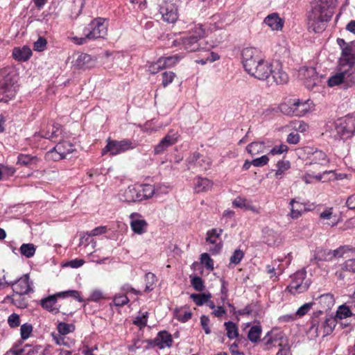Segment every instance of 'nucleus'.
<instances>
[{"instance_id":"nucleus-45","label":"nucleus","mask_w":355,"mask_h":355,"mask_svg":"<svg viewBox=\"0 0 355 355\" xmlns=\"http://www.w3.org/2000/svg\"><path fill=\"white\" fill-rule=\"evenodd\" d=\"M333 208H327L325 210H324L320 214V218L321 219H327L330 220L332 218H334V220L331 223H327V224L331 227L336 226L338 223V220H336L335 218L336 216H333Z\"/></svg>"},{"instance_id":"nucleus-11","label":"nucleus","mask_w":355,"mask_h":355,"mask_svg":"<svg viewBox=\"0 0 355 355\" xmlns=\"http://www.w3.org/2000/svg\"><path fill=\"white\" fill-rule=\"evenodd\" d=\"M349 250H350L349 247L347 245L340 246L333 251L327 249L317 248L314 252V255L311 261H329L334 258L341 257L344 253Z\"/></svg>"},{"instance_id":"nucleus-4","label":"nucleus","mask_w":355,"mask_h":355,"mask_svg":"<svg viewBox=\"0 0 355 355\" xmlns=\"http://www.w3.org/2000/svg\"><path fill=\"white\" fill-rule=\"evenodd\" d=\"M155 188L151 184H133L124 190H121L119 196L121 201L126 202H139L153 196Z\"/></svg>"},{"instance_id":"nucleus-51","label":"nucleus","mask_w":355,"mask_h":355,"mask_svg":"<svg viewBox=\"0 0 355 355\" xmlns=\"http://www.w3.org/2000/svg\"><path fill=\"white\" fill-rule=\"evenodd\" d=\"M129 302L128 297L125 293L116 294L113 299V303L116 306H122L127 304Z\"/></svg>"},{"instance_id":"nucleus-20","label":"nucleus","mask_w":355,"mask_h":355,"mask_svg":"<svg viewBox=\"0 0 355 355\" xmlns=\"http://www.w3.org/2000/svg\"><path fill=\"white\" fill-rule=\"evenodd\" d=\"M300 75L304 78V85L309 89L318 85L320 78L314 67H303L300 71Z\"/></svg>"},{"instance_id":"nucleus-30","label":"nucleus","mask_w":355,"mask_h":355,"mask_svg":"<svg viewBox=\"0 0 355 355\" xmlns=\"http://www.w3.org/2000/svg\"><path fill=\"white\" fill-rule=\"evenodd\" d=\"M213 182L206 178L198 176L194 180V190L196 193L206 192L212 188Z\"/></svg>"},{"instance_id":"nucleus-52","label":"nucleus","mask_w":355,"mask_h":355,"mask_svg":"<svg viewBox=\"0 0 355 355\" xmlns=\"http://www.w3.org/2000/svg\"><path fill=\"white\" fill-rule=\"evenodd\" d=\"M244 257V252L240 249L236 250L230 258V264L238 265Z\"/></svg>"},{"instance_id":"nucleus-57","label":"nucleus","mask_w":355,"mask_h":355,"mask_svg":"<svg viewBox=\"0 0 355 355\" xmlns=\"http://www.w3.org/2000/svg\"><path fill=\"white\" fill-rule=\"evenodd\" d=\"M47 44L46 40L44 37H39L37 40L34 42L33 49L36 51H43Z\"/></svg>"},{"instance_id":"nucleus-48","label":"nucleus","mask_w":355,"mask_h":355,"mask_svg":"<svg viewBox=\"0 0 355 355\" xmlns=\"http://www.w3.org/2000/svg\"><path fill=\"white\" fill-rule=\"evenodd\" d=\"M277 169L275 172V176L278 177L285 173L291 168V163L289 161L281 160L277 163Z\"/></svg>"},{"instance_id":"nucleus-13","label":"nucleus","mask_w":355,"mask_h":355,"mask_svg":"<svg viewBox=\"0 0 355 355\" xmlns=\"http://www.w3.org/2000/svg\"><path fill=\"white\" fill-rule=\"evenodd\" d=\"M39 137L53 142L62 141L63 139L62 126L59 123L48 124L46 129H42L40 132L35 133V138Z\"/></svg>"},{"instance_id":"nucleus-33","label":"nucleus","mask_w":355,"mask_h":355,"mask_svg":"<svg viewBox=\"0 0 355 355\" xmlns=\"http://www.w3.org/2000/svg\"><path fill=\"white\" fill-rule=\"evenodd\" d=\"M156 339H158V347L159 349H164L165 347H170L172 346V336L166 331H161L158 332Z\"/></svg>"},{"instance_id":"nucleus-53","label":"nucleus","mask_w":355,"mask_h":355,"mask_svg":"<svg viewBox=\"0 0 355 355\" xmlns=\"http://www.w3.org/2000/svg\"><path fill=\"white\" fill-rule=\"evenodd\" d=\"M0 170L1 173V178L4 177L9 178L12 176L16 172L15 168L13 166L8 165L0 164Z\"/></svg>"},{"instance_id":"nucleus-38","label":"nucleus","mask_w":355,"mask_h":355,"mask_svg":"<svg viewBox=\"0 0 355 355\" xmlns=\"http://www.w3.org/2000/svg\"><path fill=\"white\" fill-rule=\"evenodd\" d=\"M224 326L225 327V329L227 331V336L228 338L234 339L238 337V327L235 323L231 321H228L224 323Z\"/></svg>"},{"instance_id":"nucleus-56","label":"nucleus","mask_w":355,"mask_h":355,"mask_svg":"<svg viewBox=\"0 0 355 355\" xmlns=\"http://www.w3.org/2000/svg\"><path fill=\"white\" fill-rule=\"evenodd\" d=\"M191 286L197 291H202L205 289V284L202 279L200 277H194L191 280Z\"/></svg>"},{"instance_id":"nucleus-36","label":"nucleus","mask_w":355,"mask_h":355,"mask_svg":"<svg viewBox=\"0 0 355 355\" xmlns=\"http://www.w3.org/2000/svg\"><path fill=\"white\" fill-rule=\"evenodd\" d=\"M263 142L254 141L248 144L246 147L247 152L252 156L263 152Z\"/></svg>"},{"instance_id":"nucleus-15","label":"nucleus","mask_w":355,"mask_h":355,"mask_svg":"<svg viewBox=\"0 0 355 355\" xmlns=\"http://www.w3.org/2000/svg\"><path fill=\"white\" fill-rule=\"evenodd\" d=\"M159 10L162 19L168 23H174L178 18L177 6L168 0H164L160 3Z\"/></svg>"},{"instance_id":"nucleus-18","label":"nucleus","mask_w":355,"mask_h":355,"mask_svg":"<svg viewBox=\"0 0 355 355\" xmlns=\"http://www.w3.org/2000/svg\"><path fill=\"white\" fill-rule=\"evenodd\" d=\"M6 284L12 286L14 293L26 295L33 291L29 282L28 275H24L15 282H6Z\"/></svg>"},{"instance_id":"nucleus-29","label":"nucleus","mask_w":355,"mask_h":355,"mask_svg":"<svg viewBox=\"0 0 355 355\" xmlns=\"http://www.w3.org/2000/svg\"><path fill=\"white\" fill-rule=\"evenodd\" d=\"M12 352L15 355H44V349L42 346L26 345L21 349H14Z\"/></svg>"},{"instance_id":"nucleus-50","label":"nucleus","mask_w":355,"mask_h":355,"mask_svg":"<svg viewBox=\"0 0 355 355\" xmlns=\"http://www.w3.org/2000/svg\"><path fill=\"white\" fill-rule=\"evenodd\" d=\"M200 262L209 270H214V260L210 257L208 253L205 252L200 255Z\"/></svg>"},{"instance_id":"nucleus-25","label":"nucleus","mask_w":355,"mask_h":355,"mask_svg":"<svg viewBox=\"0 0 355 355\" xmlns=\"http://www.w3.org/2000/svg\"><path fill=\"white\" fill-rule=\"evenodd\" d=\"M95 61L90 55L87 53H78L77 58L73 62V66L77 69H86L94 66Z\"/></svg>"},{"instance_id":"nucleus-63","label":"nucleus","mask_w":355,"mask_h":355,"mask_svg":"<svg viewBox=\"0 0 355 355\" xmlns=\"http://www.w3.org/2000/svg\"><path fill=\"white\" fill-rule=\"evenodd\" d=\"M209 318L208 316L205 315H202L200 317V324L205 331L206 334H209L211 333V329L209 327Z\"/></svg>"},{"instance_id":"nucleus-23","label":"nucleus","mask_w":355,"mask_h":355,"mask_svg":"<svg viewBox=\"0 0 355 355\" xmlns=\"http://www.w3.org/2000/svg\"><path fill=\"white\" fill-rule=\"evenodd\" d=\"M271 71L270 76L277 85H282L288 82V76L279 62H272Z\"/></svg>"},{"instance_id":"nucleus-42","label":"nucleus","mask_w":355,"mask_h":355,"mask_svg":"<svg viewBox=\"0 0 355 355\" xmlns=\"http://www.w3.org/2000/svg\"><path fill=\"white\" fill-rule=\"evenodd\" d=\"M233 205L239 208H245L247 210L255 211L251 202L245 198H237L233 201Z\"/></svg>"},{"instance_id":"nucleus-2","label":"nucleus","mask_w":355,"mask_h":355,"mask_svg":"<svg viewBox=\"0 0 355 355\" xmlns=\"http://www.w3.org/2000/svg\"><path fill=\"white\" fill-rule=\"evenodd\" d=\"M205 34V30L202 25H194L187 34L179 40H174L173 45H182L188 52L210 51L213 46L202 40Z\"/></svg>"},{"instance_id":"nucleus-34","label":"nucleus","mask_w":355,"mask_h":355,"mask_svg":"<svg viewBox=\"0 0 355 355\" xmlns=\"http://www.w3.org/2000/svg\"><path fill=\"white\" fill-rule=\"evenodd\" d=\"M308 286L306 284H302V280L300 281H293L288 286V290L293 294L301 293L306 291Z\"/></svg>"},{"instance_id":"nucleus-16","label":"nucleus","mask_w":355,"mask_h":355,"mask_svg":"<svg viewBox=\"0 0 355 355\" xmlns=\"http://www.w3.org/2000/svg\"><path fill=\"white\" fill-rule=\"evenodd\" d=\"M222 232V229H212L207 233L206 241L213 245L209 250L212 254H217L222 250L223 243L220 238Z\"/></svg>"},{"instance_id":"nucleus-21","label":"nucleus","mask_w":355,"mask_h":355,"mask_svg":"<svg viewBox=\"0 0 355 355\" xmlns=\"http://www.w3.org/2000/svg\"><path fill=\"white\" fill-rule=\"evenodd\" d=\"M177 132L171 130L154 148L155 155H162L171 146L176 143Z\"/></svg>"},{"instance_id":"nucleus-59","label":"nucleus","mask_w":355,"mask_h":355,"mask_svg":"<svg viewBox=\"0 0 355 355\" xmlns=\"http://www.w3.org/2000/svg\"><path fill=\"white\" fill-rule=\"evenodd\" d=\"M71 328L74 329V327L65 322H60L58 325V331L62 336H65L72 331Z\"/></svg>"},{"instance_id":"nucleus-58","label":"nucleus","mask_w":355,"mask_h":355,"mask_svg":"<svg viewBox=\"0 0 355 355\" xmlns=\"http://www.w3.org/2000/svg\"><path fill=\"white\" fill-rule=\"evenodd\" d=\"M313 304H315V302L305 303L297 309L296 315L300 317L304 316L311 310Z\"/></svg>"},{"instance_id":"nucleus-26","label":"nucleus","mask_w":355,"mask_h":355,"mask_svg":"<svg viewBox=\"0 0 355 355\" xmlns=\"http://www.w3.org/2000/svg\"><path fill=\"white\" fill-rule=\"evenodd\" d=\"M310 166H325L329 163V159L324 152L320 150H315L309 157Z\"/></svg>"},{"instance_id":"nucleus-12","label":"nucleus","mask_w":355,"mask_h":355,"mask_svg":"<svg viewBox=\"0 0 355 355\" xmlns=\"http://www.w3.org/2000/svg\"><path fill=\"white\" fill-rule=\"evenodd\" d=\"M272 62L265 60L263 58L261 62L255 64L247 72L252 76L260 80H267L271 73Z\"/></svg>"},{"instance_id":"nucleus-9","label":"nucleus","mask_w":355,"mask_h":355,"mask_svg":"<svg viewBox=\"0 0 355 355\" xmlns=\"http://www.w3.org/2000/svg\"><path fill=\"white\" fill-rule=\"evenodd\" d=\"M107 32L105 20L101 17L92 20L83 30V34L88 40L103 38Z\"/></svg>"},{"instance_id":"nucleus-5","label":"nucleus","mask_w":355,"mask_h":355,"mask_svg":"<svg viewBox=\"0 0 355 355\" xmlns=\"http://www.w3.org/2000/svg\"><path fill=\"white\" fill-rule=\"evenodd\" d=\"M310 322V331L314 332L317 336L322 334V336L331 334L336 325V318L324 315L323 311L314 312Z\"/></svg>"},{"instance_id":"nucleus-40","label":"nucleus","mask_w":355,"mask_h":355,"mask_svg":"<svg viewBox=\"0 0 355 355\" xmlns=\"http://www.w3.org/2000/svg\"><path fill=\"white\" fill-rule=\"evenodd\" d=\"M190 297L196 305L202 306L209 300L211 295L210 293H193L190 295Z\"/></svg>"},{"instance_id":"nucleus-10","label":"nucleus","mask_w":355,"mask_h":355,"mask_svg":"<svg viewBox=\"0 0 355 355\" xmlns=\"http://www.w3.org/2000/svg\"><path fill=\"white\" fill-rule=\"evenodd\" d=\"M335 128L340 139L352 138L355 134V117L347 116L338 119L335 124Z\"/></svg>"},{"instance_id":"nucleus-46","label":"nucleus","mask_w":355,"mask_h":355,"mask_svg":"<svg viewBox=\"0 0 355 355\" xmlns=\"http://www.w3.org/2000/svg\"><path fill=\"white\" fill-rule=\"evenodd\" d=\"M92 235H89V232H80V242L79 246L85 245L88 246L90 243H92V248H94L96 245V242L94 239H91Z\"/></svg>"},{"instance_id":"nucleus-7","label":"nucleus","mask_w":355,"mask_h":355,"mask_svg":"<svg viewBox=\"0 0 355 355\" xmlns=\"http://www.w3.org/2000/svg\"><path fill=\"white\" fill-rule=\"evenodd\" d=\"M337 43L342 49L340 64L343 67L354 69L355 41L347 43L344 39L338 38Z\"/></svg>"},{"instance_id":"nucleus-19","label":"nucleus","mask_w":355,"mask_h":355,"mask_svg":"<svg viewBox=\"0 0 355 355\" xmlns=\"http://www.w3.org/2000/svg\"><path fill=\"white\" fill-rule=\"evenodd\" d=\"M354 71L355 69H349L340 66L339 71L329 78L328 85L329 87H334L336 85H338L345 81H351V76L354 72Z\"/></svg>"},{"instance_id":"nucleus-43","label":"nucleus","mask_w":355,"mask_h":355,"mask_svg":"<svg viewBox=\"0 0 355 355\" xmlns=\"http://www.w3.org/2000/svg\"><path fill=\"white\" fill-rule=\"evenodd\" d=\"M261 334V326L254 325L250 329L248 334V338L252 343H257L259 340Z\"/></svg>"},{"instance_id":"nucleus-47","label":"nucleus","mask_w":355,"mask_h":355,"mask_svg":"<svg viewBox=\"0 0 355 355\" xmlns=\"http://www.w3.org/2000/svg\"><path fill=\"white\" fill-rule=\"evenodd\" d=\"M146 287L145 291L149 292L153 290L154 285L157 282V277L155 274L152 272H148L145 275Z\"/></svg>"},{"instance_id":"nucleus-1","label":"nucleus","mask_w":355,"mask_h":355,"mask_svg":"<svg viewBox=\"0 0 355 355\" xmlns=\"http://www.w3.org/2000/svg\"><path fill=\"white\" fill-rule=\"evenodd\" d=\"M336 0H311L307 12L308 28L315 33H322L331 19Z\"/></svg>"},{"instance_id":"nucleus-39","label":"nucleus","mask_w":355,"mask_h":355,"mask_svg":"<svg viewBox=\"0 0 355 355\" xmlns=\"http://www.w3.org/2000/svg\"><path fill=\"white\" fill-rule=\"evenodd\" d=\"M162 61V66L165 68L172 67L181 59L178 55H174L167 57H161L159 58Z\"/></svg>"},{"instance_id":"nucleus-6","label":"nucleus","mask_w":355,"mask_h":355,"mask_svg":"<svg viewBox=\"0 0 355 355\" xmlns=\"http://www.w3.org/2000/svg\"><path fill=\"white\" fill-rule=\"evenodd\" d=\"M312 102L309 100L295 99L280 105L281 112L288 116H302L311 110Z\"/></svg>"},{"instance_id":"nucleus-35","label":"nucleus","mask_w":355,"mask_h":355,"mask_svg":"<svg viewBox=\"0 0 355 355\" xmlns=\"http://www.w3.org/2000/svg\"><path fill=\"white\" fill-rule=\"evenodd\" d=\"M37 160V157L30 155L19 154L17 157V164L25 166H31L32 164H35Z\"/></svg>"},{"instance_id":"nucleus-62","label":"nucleus","mask_w":355,"mask_h":355,"mask_svg":"<svg viewBox=\"0 0 355 355\" xmlns=\"http://www.w3.org/2000/svg\"><path fill=\"white\" fill-rule=\"evenodd\" d=\"M164 67L162 66V61L158 59L157 62L151 63L148 66V71L152 74L157 73L159 71L164 69Z\"/></svg>"},{"instance_id":"nucleus-54","label":"nucleus","mask_w":355,"mask_h":355,"mask_svg":"<svg viewBox=\"0 0 355 355\" xmlns=\"http://www.w3.org/2000/svg\"><path fill=\"white\" fill-rule=\"evenodd\" d=\"M58 295L62 296V297H72L76 299L78 302H83V299L80 297V293L78 291L70 290L63 292L58 293Z\"/></svg>"},{"instance_id":"nucleus-41","label":"nucleus","mask_w":355,"mask_h":355,"mask_svg":"<svg viewBox=\"0 0 355 355\" xmlns=\"http://www.w3.org/2000/svg\"><path fill=\"white\" fill-rule=\"evenodd\" d=\"M148 312H139L138 315L133 320V324L137 326L140 329L144 328L147 325L148 318Z\"/></svg>"},{"instance_id":"nucleus-61","label":"nucleus","mask_w":355,"mask_h":355,"mask_svg":"<svg viewBox=\"0 0 355 355\" xmlns=\"http://www.w3.org/2000/svg\"><path fill=\"white\" fill-rule=\"evenodd\" d=\"M288 150V148L285 144H281L279 146H274L269 152V155H281L284 153H286Z\"/></svg>"},{"instance_id":"nucleus-44","label":"nucleus","mask_w":355,"mask_h":355,"mask_svg":"<svg viewBox=\"0 0 355 355\" xmlns=\"http://www.w3.org/2000/svg\"><path fill=\"white\" fill-rule=\"evenodd\" d=\"M24 295H19L17 293H14L12 296H7L6 298L8 300H11L12 303L19 307L24 308L27 305V302L25 300V298L23 297Z\"/></svg>"},{"instance_id":"nucleus-27","label":"nucleus","mask_w":355,"mask_h":355,"mask_svg":"<svg viewBox=\"0 0 355 355\" xmlns=\"http://www.w3.org/2000/svg\"><path fill=\"white\" fill-rule=\"evenodd\" d=\"M58 297H62V296L58 295V293L49 295L41 300V306L43 309L46 311L53 313L57 314L60 312V307L57 306V301Z\"/></svg>"},{"instance_id":"nucleus-14","label":"nucleus","mask_w":355,"mask_h":355,"mask_svg":"<svg viewBox=\"0 0 355 355\" xmlns=\"http://www.w3.org/2000/svg\"><path fill=\"white\" fill-rule=\"evenodd\" d=\"M241 58L243 67L247 71L255 64L261 62L263 57L261 53L257 49L247 47L242 50Z\"/></svg>"},{"instance_id":"nucleus-24","label":"nucleus","mask_w":355,"mask_h":355,"mask_svg":"<svg viewBox=\"0 0 355 355\" xmlns=\"http://www.w3.org/2000/svg\"><path fill=\"white\" fill-rule=\"evenodd\" d=\"M188 162L189 164H196L200 168V171H207L209 169L212 162L210 157L201 155L197 152H195L189 157Z\"/></svg>"},{"instance_id":"nucleus-60","label":"nucleus","mask_w":355,"mask_h":355,"mask_svg":"<svg viewBox=\"0 0 355 355\" xmlns=\"http://www.w3.org/2000/svg\"><path fill=\"white\" fill-rule=\"evenodd\" d=\"M8 324L10 327L15 328L20 325L19 315L17 313H12L8 318Z\"/></svg>"},{"instance_id":"nucleus-17","label":"nucleus","mask_w":355,"mask_h":355,"mask_svg":"<svg viewBox=\"0 0 355 355\" xmlns=\"http://www.w3.org/2000/svg\"><path fill=\"white\" fill-rule=\"evenodd\" d=\"M73 151V146L67 141H59L53 150L48 153L55 161L65 158L66 155Z\"/></svg>"},{"instance_id":"nucleus-22","label":"nucleus","mask_w":355,"mask_h":355,"mask_svg":"<svg viewBox=\"0 0 355 355\" xmlns=\"http://www.w3.org/2000/svg\"><path fill=\"white\" fill-rule=\"evenodd\" d=\"M130 219L131 229L135 233L142 234L146 232L148 223L146 220L142 218V216L139 213H132L130 215Z\"/></svg>"},{"instance_id":"nucleus-32","label":"nucleus","mask_w":355,"mask_h":355,"mask_svg":"<svg viewBox=\"0 0 355 355\" xmlns=\"http://www.w3.org/2000/svg\"><path fill=\"white\" fill-rule=\"evenodd\" d=\"M264 23L272 28V30H280L282 28L284 21L279 17L277 13H272L264 19Z\"/></svg>"},{"instance_id":"nucleus-28","label":"nucleus","mask_w":355,"mask_h":355,"mask_svg":"<svg viewBox=\"0 0 355 355\" xmlns=\"http://www.w3.org/2000/svg\"><path fill=\"white\" fill-rule=\"evenodd\" d=\"M32 54L31 49L27 46L15 47L12 50L13 58L19 62H26L28 60Z\"/></svg>"},{"instance_id":"nucleus-55","label":"nucleus","mask_w":355,"mask_h":355,"mask_svg":"<svg viewBox=\"0 0 355 355\" xmlns=\"http://www.w3.org/2000/svg\"><path fill=\"white\" fill-rule=\"evenodd\" d=\"M33 331V326L31 324L25 323L21 326L20 334L21 338L26 340L29 338Z\"/></svg>"},{"instance_id":"nucleus-49","label":"nucleus","mask_w":355,"mask_h":355,"mask_svg":"<svg viewBox=\"0 0 355 355\" xmlns=\"http://www.w3.org/2000/svg\"><path fill=\"white\" fill-rule=\"evenodd\" d=\"M176 75L173 71H164L162 73V85L164 87H167L169 84H171Z\"/></svg>"},{"instance_id":"nucleus-31","label":"nucleus","mask_w":355,"mask_h":355,"mask_svg":"<svg viewBox=\"0 0 355 355\" xmlns=\"http://www.w3.org/2000/svg\"><path fill=\"white\" fill-rule=\"evenodd\" d=\"M315 300L322 309L321 311H323V313L330 310L335 303L334 295L331 293L321 295Z\"/></svg>"},{"instance_id":"nucleus-37","label":"nucleus","mask_w":355,"mask_h":355,"mask_svg":"<svg viewBox=\"0 0 355 355\" xmlns=\"http://www.w3.org/2000/svg\"><path fill=\"white\" fill-rule=\"evenodd\" d=\"M19 251L21 254L25 257L31 258L35 254L36 248L33 243H23L19 248Z\"/></svg>"},{"instance_id":"nucleus-3","label":"nucleus","mask_w":355,"mask_h":355,"mask_svg":"<svg viewBox=\"0 0 355 355\" xmlns=\"http://www.w3.org/2000/svg\"><path fill=\"white\" fill-rule=\"evenodd\" d=\"M16 83L15 73L11 67L0 69V102L8 103L15 97Z\"/></svg>"},{"instance_id":"nucleus-8","label":"nucleus","mask_w":355,"mask_h":355,"mask_svg":"<svg viewBox=\"0 0 355 355\" xmlns=\"http://www.w3.org/2000/svg\"><path fill=\"white\" fill-rule=\"evenodd\" d=\"M137 143L130 139H123L121 141L112 140L110 138L107 139V145L102 150V155L109 153L111 155H116L124 153L128 150L136 148Z\"/></svg>"},{"instance_id":"nucleus-64","label":"nucleus","mask_w":355,"mask_h":355,"mask_svg":"<svg viewBox=\"0 0 355 355\" xmlns=\"http://www.w3.org/2000/svg\"><path fill=\"white\" fill-rule=\"evenodd\" d=\"M269 158L268 155H263L252 160V165L257 167H261L268 164Z\"/></svg>"}]
</instances>
